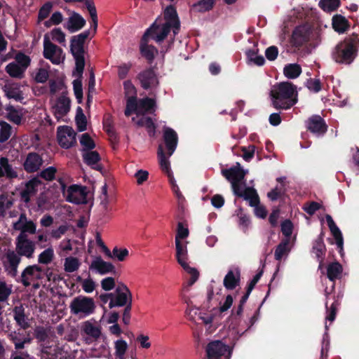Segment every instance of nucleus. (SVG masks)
<instances>
[{"mask_svg":"<svg viewBox=\"0 0 359 359\" xmlns=\"http://www.w3.org/2000/svg\"><path fill=\"white\" fill-rule=\"evenodd\" d=\"M177 134L171 128H165L163 131V143L160 144L157 150L158 163L161 170L168 177V182L174 194L179 196V188L171 168L169 157L177 148Z\"/></svg>","mask_w":359,"mask_h":359,"instance_id":"nucleus-1","label":"nucleus"},{"mask_svg":"<svg viewBox=\"0 0 359 359\" xmlns=\"http://www.w3.org/2000/svg\"><path fill=\"white\" fill-rule=\"evenodd\" d=\"M221 172L231 182L235 196L248 201L250 205H255L260 203L259 195L255 188L248 187H245L243 191L241 189V182L245 177L246 172L241 167L239 163L229 169H222Z\"/></svg>","mask_w":359,"mask_h":359,"instance_id":"nucleus-2","label":"nucleus"},{"mask_svg":"<svg viewBox=\"0 0 359 359\" xmlns=\"http://www.w3.org/2000/svg\"><path fill=\"white\" fill-rule=\"evenodd\" d=\"M272 104L276 109H288L297 102L296 86L290 82H280L271 90Z\"/></svg>","mask_w":359,"mask_h":359,"instance_id":"nucleus-3","label":"nucleus"},{"mask_svg":"<svg viewBox=\"0 0 359 359\" xmlns=\"http://www.w3.org/2000/svg\"><path fill=\"white\" fill-rule=\"evenodd\" d=\"M359 38L357 34L339 42L332 53L333 60L337 63L349 65L357 56Z\"/></svg>","mask_w":359,"mask_h":359,"instance_id":"nucleus-4","label":"nucleus"},{"mask_svg":"<svg viewBox=\"0 0 359 359\" xmlns=\"http://www.w3.org/2000/svg\"><path fill=\"white\" fill-rule=\"evenodd\" d=\"M69 308L72 316L83 319L93 315L97 306L93 297L79 295L71 300Z\"/></svg>","mask_w":359,"mask_h":359,"instance_id":"nucleus-5","label":"nucleus"},{"mask_svg":"<svg viewBox=\"0 0 359 359\" xmlns=\"http://www.w3.org/2000/svg\"><path fill=\"white\" fill-rule=\"evenodd\" d=\"M155 100L151 98H143L137 101L136 97L128 98L125 115L130 116L133 112H135L137 116L143 115L147 112H151L154 110Z\"/></svg>","mask_w":359,"mask_h":359,"instance_id":"nucleus-6","label":"nucleus"},{"mask_svg":"<svg viewBox=\"0 0 359 359\" xmlns=\"http://www.w3.org/2000/svg\"><path fill=\"white\" fill-rule=\"evenodd\" d=\"M43 56L54 65L62 63L65 58L62 49L52 43L48 35L43 39Z\"/></svg>","mask_w":359,"mask_h":359,"instance_id":"nucleus-7","label":"nucleus"},{"mask_svg":"<svg viewBox=\"0 0 359 359\" xmlns=\"http://www.w3.org/2000/svg\"><path fill=\"white\" fill-rule=\"evenodd\" d=\"M15 250L21 257H25L27 259L34 257L36 243L28 237V235H18L15 238Z\"/></svg>","mask_w":359,"mask_h":359,"instance_id":"nucleus-8","label":"nucleus"},{"mask_svg":"<svg viewBox=\"0 0 359 359\" xmlns=\"http://www.w3.org/2000/svg\"><path fill=\"white\" fill-rule=\"evenodd\" d=\"M315 35L310 28L304 25L298 26L292 32L290 43L293 47L299 48L310 41Z\"/></svg>","mask_w":359,"mask_h":359,"instance_id":"nucleus-9","label":"nucleus"},{"mask_svg":"<svg viewBox=\"0 0 359 359\" xmlns=\"http://www.w3.org/2000/svg\"><path fill=\"white\" fill-rule=\"evenodd\" d=\"M170 31V28L167 25L164 23H158L156 20L143 35L144 40L151 38L157 43H160L165 39Z\"/></svg>","mask_w":359,"mask_h":359,"instance_id":"nucleus-10","label":"nucleus"},{"mask_svg":"<svg viewBox=\"0 0 359 359\" xmlns=\"http://www.w3.org/2000/svg\"><path fill=\"white\" fill-rule=\"evenodd\" d=\"M308 131L317 136H323L327 131V125L320 115H312L306 121Z\"/></svg>","mask_w":359,"mask_h":359,"instance_id":"nucleus-11","label":"nucleus"},{"mask_svg":"<svg viewBox=\"0 0 359 359\" xmlns=\"http://www.w3.org/2000/svg\"><path fill=\"white\" fill-rule=\"evenodd\" d=\"M205 351L208 359H221L226 353L230 354L229 346L219 340L210 342L206 346Z\"/></svg>","mask_w":359,"mask_h":359,"instance_id":"nucleus-12","label":"nucleus"},{"mask_svg":"<svg viewBox=\"0 0 359 359\" xmlns=\"http://www.w3.org/2000/svg\"><path fill=\"white\" fill-rule=\"evenodd\" d=\"M57 140L62 147L70 148L76 143V133L69 126L59 127L57 129Z\"/></svg>","mask_w":359,"mask_h":359,"instance_id":"nucleus-13","label":"nucleus"},{"mask_svg":"<svg viewBox=\"0 0 359 359\" xmlns=\"http://www.w3.org/2000/svg\"><path fill=\"white\" fill-rule=\"evenodd\" d=\"M64 195L67 201L73 203L80 204L86 202V192L84 187L72 185L64 192Z\"/></svg>","mask_w":359,"mask_h":359,"instance_id":"nucleus-14","label":"nucleus"},{"mask_svg":"<svg viewBox=\"0 0 359 359\" xmlns=\"http://www.w3.org/2000/svg\"><path fill=\"white\" fill-rule=\"evenodd\" d=\"M13 229L19 231V235L34 234L36 232V225L33 221L27 219L25 214H21L17 222L13 223Z\"/></svg>","mask_w":359,"mask_h":359,"instance_id":"nucleus-15","label":"nucleus"},{"mask_svg":"<svg viewBox=\"0 0 359 359\" xmlns=\"http://www.w3.org/2000/svg\"><path fill=\"white\" fill-rule=\"evenodd\" d=\"M43 270L41 266L34 264L27 266L21 274L22 283L25 286H29L32 282L42 278Z\"/></svg>","mask_w":359,"mask_h":359,"instance_id":"nucleus-16","label":"nucleus"},{"mask_svg":"<svg viewBox=\"0 0 359 359\" xmlns=\"http://www.w3.org/2000/svg\"><path fill=\"white\" fill-rule=\"evenodd\" d=\"M181 267L184 270V288L188 290L191 287L199 278L200 273L195 267H191L184 260H181Z\"/></svg>","mask_w":359,"mask_h":359,"instance_id":"nucleus-17","label":"nucleus"},{"mask_svg":"<svg viewBox=\"0 0 359 359\" xmlns=\"http://www.w3.org/2000/svg\"><path fill=\"white\" fill-rule=\"evenodd\" d=\"M113 298L118 306L132 305V293L124 284L116 288L115 293L113 294Z\"/></svg>","mask_w":359,"mask_h":359,"instance_id":"nucleus-18","label":"nucleus"},{"mask_svg":"<svg viewBox=\"0 0 359 359\" xmlns=\"http://www.w3.org/2000/svg\"><path fill=\"white\" fill-rule=\"evenodd\" d=\"M70 109V100L65 95H62L55 101L53 106V113L57 119L64 117Z\"/></svg>","mask_w":359,"mask_h":359,"instance_id":"nucleus-19","label":"nucleus"},{"mask_svg":"<svg viewBox=\"0 0 359 359\" xmlns=\"http://www.w3.org/2000/svg\"><path fill=\"white\" fill-rule=\"evenodd\" d=\"M326 221L327 223V225L330 228V230L332 233V235L336 241V245L337 246V248L339 249V252L340 253L341 256H343L344 254V249H343V245H344V238L341 233V231L339 229V227L337 226L335 222H334L332 217L330 215H327L325 216Z\"/></svg>","mask_w":359,"mask_h":359,"instance_id":"nucleus-20","label":"nucleus"},{"mask_svg":"<svg viewBox=\"0 0 359 359\" xmlns=\"http://www.w3.org/2000/svg\"><path fill=\"white\" fill-rule=\"evenodd\" d=\"M20 257L21 255L15 250V251L9 250L6 254V259L8 263L6 270L8 274L13 277L15 276L18 273V267L21 261Z\"/></svg>","mask_w":359,"mask_h":359,"instance_id":"nucleus-21","label":"nucleus"},{"mask_svg":"<svg viewBox=\"0 0 359 359\" xmlns=\"http://www.w3.org/2000/svg\"><path fill=\"white\" fill-rule=\"evenodd\" d=\"M164 24L169 28H173V32L176 34V30L178 29V14L176 7L169 6L164 10Z\"/></svg>","mask_w":359,"mask_h":359,"instance_id":"nucleus-22","label":"nucleus"},{"mask_svg":"<svg viewBox=\"0 0 359 359\" xmlns=\"http://www.w3.org/2000/svg\"><path fill=\"white\" fill-rule=\"evenodd\" d=\"M90 270H94L98 273L104 275L114 271V266L110 263L104 261L98 257L93 259L89 266Z\"/></svg>","mask_w":359,"mask_h":359,"instance_id":"nucleus-23","label":"nucleus"},{"mask_svg":"<svg viewBox=\"0 0 359 359\" xmlns=\"http://www.w3.org/2000/svg\"><path fill=\"white\" fill-rule=\"evenodd\" d=\"M332 26L336 32L344 34L349 29L351 24L344 16L336 14L332 18Z\"/></svg>","mask_w":359,"mask_h":359,"instance_id":"nucleus-24","label":"nucleus"},{"mask_svg":"<svg viewBox=\"0 0 359 359\" xmlns=\"http://www.w3.org/2000/svg\"><path fill=\"white\" fill-rule=\"evenodd\" d=\"M42 163L43 160L39 154L31 153L27 156L24 163V168L27 172H33L38 170L42 165Z\"/></svg>","mask_w":359,"mask_h":359,"instance_id":"nucleus-25","label":"nucleus"},{"mask_svg":"<svg viewBox=\"0 0 359 359\" xmlns=\"http://www.w3.org/2000/svg\"><path fill=\"white\" fill-rule=\"evenodd\" d=\"M343 272V267L338 262L329 264L327 266V277L332 281V290H334L335 281L341 278Z\"/></svg>","mask_w":359,"mask_h":359,"instance_id":"nucleus-26","label":"nucleus"},{"mask_svg":"<svg viewBox=\"0 0 359 359\" xmlns=\"http://www.w3.org/2000/svg\"><path fill=\"white\" fill-rule=\"evenodd\" d=\"M139 79L144 88L148 89L156 87L158 81L152 70H147L139 75Z\"/></svg>","mask_w":359,"mask_h":359,"instance_id":"nucleus-27","label":"nucleus"},{"mask_svg":"<svg viewBox=\"0 0 359 359\" xmlns=\"http://www.w3.org/2000/svg\"><path fill=\"white\" fill-rule=\"evenodd\" d=\"M41 182L38 178H33L27 184L25 189L22 191V199L25 202H29L30 198L34 196L37 191V188L41 185Z\"/></svg>","mask_w":359,"mask_h":359,"instance_id":"nucleus-28","label":"nucleus"},{"mask_svg":"<svg viewBox=\"0 0 359 359\" xmlns=\"http://www.w3.org/2000/svg\"><path fill=\"white\" fill-rule=\"evenodd\" d=\"M82 156L84 162L97 170H101L102 166L99 164L100 156L96 151H84Z\"/></svg>","mask_w":359,"mask_h":359,"instance_id":"nucleus-29","label":"nucleus"},{"mask_svg":"<svg viewBox=\"0 0 359 359\" xmlns=\"http://www.w3.org/2000/svg\"><path fill=\"white\" fill-rule=\"evenodd\" d=\"M81 330L83 333L95 340L101 335V327L90 320L83 322L81 324Z\"/></svg>","mask_w":359,"mask_h":359,"instance_id":"nucleus-30","label":"nucleus"},{"mask_svg":"<svg viewBox=\"0 0 359 359\" xmlns=\"http://www.w3.org/2000/svg\"><path fill=\"white\" fill-rule=\"evenodd\" d=\"M86 24V20L78 13H74L68 19L66 28L71 32L81 29Z\"/></svg>","mask_w":359,"mask_h":359,"instance_id":"nucleus-31","label":"nucleus"},{"mask_svg":"<svg viewBox=\"0 0 359 359\" xmlns=\"http://www.w3.org/2000/svg\"><path fill=\"white\" fill-rule=\"evenodd\" d=\"M240 280V273L238 271L235 274L232 270H230L224 276L223 284L226 290H233L239 285Z\"/></svg>","mask_w":359,"mask_h":359,"instance_id":"nucleus-32","label":"nucleus"},{"mask_svg":"<svg viewBox=\"0 0 359 359\" xmlns=\"http://www.w3.org/2000/svg\"><path fill=\"white\" fill-rule=\"evenodd\" d=\"M327 248L324 242H318L314 241L311 249V252L315 254L316 257L319 262V269L321 268L325 256L326 254Z\"/></svg>","mask_w":359,"mask_h":359,"instance_id":"nucleus-33","label":"nucleus"},{"mask_svg":"<svg viewBox=\"0 0 359 359\" xmlns=\"http://www.w3.org/2000/svg\"><path fill=\"white\" fill-rule=\"evenodd\" d=\"M132 121L138 126V127H144L147 129L148 133L150 135H154L155 133V126L151 118L146 116L138 117L137 115L136 117H133Z\"/></svg>","mask_w":359,"mask_h":359,"instance_id":"nucleus-34","label":"nucleus"},{"mask_svg":"<svg viewBox=\"0 0 359 359\" xmlns=\"http://www.w3.org/2000/svg\"><path fill=\"white\" fill-rule=\"evenodd\" d=\"M6 177L7 178H14L17 177V173L9 164L7 158L1 157L0 158V177Z\"/></svg>","mask_w":359,"mask_h":359,"instance_id":"nucleus-35","label":"nucleus"},{"mask_svg":"<svg viewBox=\"0 0 359 359\" xmlns=\"http://www.w3.org/2000/svg\"><path fill=\"white\" fill-rule=\"evenodd\" d=\"M215 2V0H200L191 6L190 11L196 13L209 11L213 8Z\"/></svg>","mask_w":359,"mask_h":359,"instance_id":"nucleus-36","label":"nucleus"},{"mask_svg":"<svg viewBox=\"0 0 359 359\" xmlns=\"http://www.w3.org/2000/svg\"><path fill=\"white\" fill-rule=\"evenodd\" d=\"M302 72L301 66L297 63L287 64L283 68V74L289 79H297Z\"/></svg>","mask_w":359,"mask_h":359,"instance_id":"nucleus-37","label":"nucleus"},{"mask_svg":"<svg viewBox=\"0 0 359 359\" xmlns=\"http://www.w3.org/2000/svg\"><path fill=\"white\" fill-rule=\"evenodd\" d=\"M140 50L142 55L149 61L152 60L158 53L157 49L153 46L148 45V40H144L143 36L141 41Z\"/></svg>","mask_w":359,"mask_h":359,"instance_id":"nucleus-38","label":"nucleus"},{"mask_svg":"<svg viewBox=\"0 0 359 359\" xmlns=\"http://www.w3.org/2000/svg\"><path fill=\"white\" fill-rule=\"evenodd\" d=\"M290 238H283L277 245L274 252V257L276 260L280 261L283 256L290 252Z\"/></svg>","mask_w":359,"mask_h":359,"instance_id":"nucleus-39","label":"nucleus"},{"mask_svg":"<svg viewBox=\"0 0 359 359\" xmlns=\"http://www.w3.org/2000/svg\"><path fill=\"white\" fill-rule=\"evenodd\" d=\"M81 266L80 260L75 257L69 256L65 259L64 270L67 273L76 271Z\"/></svg>","mask_w":359,"mask_h":359,"instance_id":"nucleus-40","label":"nucleus"},{"mask_svg":"<svg viewBox=\"0 0 359 359\" xmlns=\"http://www.w3.org/2000/svg\"><path fill=\"white\" fill-rule=\"evenodd\" d=\"M13 312L14 319L17 323L23 329L27 328L29 323L25 318L22 306H15L13 309Z\"/></svg>","mask_w":359,"mask_h":359,"instance_id":"nucleus-41","label":"nucleus"},{"mask_svg":"<svg viewBox=\"0 0 359 359\" xmlns=\"http://www.w3.org/2000/svg\"><path fill=\"white\" fill-rule=\"evenodd\" d=\"M6 94L8 97L13 98L15 100H21L23 99L22 91L18 84H11L6 87Z\"/></svg>","mask_w":359,"mask_h":359,"instance_id":"nucleus-42","label":"nucleus"},{"mask_svg":"<svg viewBox=\"0 0 359 359\" xmlns=\"http://www.w3.org/2000/svg\"><path fill=\"white\" fill-rule=\"evenodd\" d=\"M340 5V0H320L319 2L320 8L327 13L336 11Z\"/></svg>","mask_w":359,"mask_h":359,"instance_id":"nucleus-43","label":"nucleus"},{"mask_svg":"<svg viewBox=\"0 0 359 359\" xmlns=\"http://www.w3.org/2000/svg\"><path fill=\"white\" fill-rule=\"evenodd\" d=\"M76 280L81 283L82 289L86 293H92L95 290L96 283L90 277L83 279L81 276H78Z\"/></svg>","mask_w":359,"mask_h":359,"instance_id":"nucleus-44","label":"nucleus"},{"mask_svg":"<svg viewBox=\"0 0 359 359\" xmlns=\"http://www.w3.org/2000/svg\"><path fill=\"white\" fill-rule=\"evenodd\" d=\"M128 348L127 342L123 339H118L114 342L115 355L118 359H125Z\"/></svg>","mask_w":359,"mask_h":359,"instance_id":"nucleus-45","label":"nucleus"},{"mask_svg":"<svg viewBox=\"0 0 359 359\" xmlns=\"http://www.w3.org/2000/svg\"><path fill=\"white\" fill-rule=\"evenodd\" d=\"M10 339L14 343L16 349H22L24 348L25 344L30 341L29 338L21 337L19 332H13L10 334Z\"/></svg>","mask_w":359,"mask_h":359,"instance_id":"nucleus-46","label":"nucleus"},{"mask_svg":"<svg viewBox=\"0 0 359 359\" xmlns=\"http://www.w3.org/2000/svg\"><path fill=\"white\" fill-rule=\"evenodd\" d=\"M53 259L54 250L52 247H49L39 255L38 262L43 264H48Z\"/></svg>","mask_w":359,"mask_h":359,"instance_id":"nucleus-47","label":"nucleus"},{"mask_svg":"<svg viewBox=\"0 0 359 359\" xmlns=\"http://www.w3.org/2000/svg\"><path fill=\"white\" fill-rule=\"evenodd\" d=\"M6 72L12 77L22 78L25 71L17 63L11 62L6 67Z\"/></svg>","mask_w":359,"mask_h":359,"instance_id":"nucleus-48","label":"nucleus"},{"mask_svg":"<svg viewBox=\"0 0 359 359\" xmlns=\"http://www.w3.org/2000/svg\"><path fill=\"white\" fill-rule=\"evenodd\" d=\"M47 35L49 36L50 41L52 40L65 46L66 35L60 28H55L52 29Z\"/></svg>","mask_w":359,"mask_h":359,"instance_id":"nucleus-49","label":"nucleus"},{"mask_svg":"<svg viewBox=\"0 0 359 359\" xmlns=\"http://www.w3.org/2000/svg\"><path fill=\"white\" fill-rule=\"evenodd\" d=\"M0 142H4L8 140L12 135V128L8 123L4 121L0 122Z\"/></svg>","mask_w":359,"mask_h":359,"instance_id":"nucleus-50","label":"nucleus"},{"mask_svg":"<svg viewBox=\"0 0 359 359\" xmlns=\"http://www.w3.org/2000/svg\"><path fill=\"white\" fill-rule=\"evenodd\" d=\"M100 204L102 210L105 212H109L111 209L109 206V198L107 194V187L106 184L102 187V194L100 196Z\"/></svg>","mask_w":359,"mask_h":359,"instance_id":"nucleus-51","label":"nucleus"},{"mask_svg":"<svg viewBox=\"0 0 359 359\" xmlns=\"http://www.w3.org/2000/svg\"><path fill=\"white\" fill-rule=\"evenodd\" d=\"M80 143L83 147V151L92 150L95 147L94 141L88 133L81 135Z\"/></svg>","mask_w":359,"mask_h":359,"instance_id":"nucleus-52","label":"nucleus"},{"mask_svg":"<svg viewBox=\"0 0 359 359\" xmlns=\"http://www.w3.org/2000/svg\"><path fill=\"white\" fill-rule=\"evenodd\" d=\"M339 305L338 300H334V302L331 304L330 307H328L327 302L325 303V307L327 311V316L326 320L330 322H332L335 320L337 307Z\"/></svg>","mask_w":359,"mask_h":359,"instance_id":"nucleus-53","label":"nucleus"},{"mask_svg":"<svg viewBox=\"0 0 359 359\" xmlns=\"http://www.w3.org/2000/svg\"><path fill=\"white\" fill-rule=\"evenodd\" d=\"M129 255V252L126 248H119L118 247L114 248L112 250L111 256L113 259H116L118 262H123Z\"/></svg>","mask_w":359,"mask_h":359,"instance_id":"nucleus-54","label":"nucleus"},{"mask_svg":"<svg viewBox=\"0 0 359 359\" xmlns=\"http://www.w3.org/2000/svg\"><path fill=\"white\" fill-rule=\"evenodd\" d=\"M13 205V201L7 195H0V217L3 216L6 210L9 209Z\"/></svg>","mask_w":359,"mask_h":359,"instance_id":"nucleus-55","label":"nucleus"},{"mask_svg":"<svg viewBox=\"0 0 359 359\" xmlns=\"http://www.w3.org/2000/svg\"><path fill=\"white\" fill-rule=\"evenodd\" d=\"M7 118L13 123L19 125L22 121V114L13 107L8 108Z\"/></svg>","mask_w":359,"mask_h":359,"instance_id":"nucleus-56","label":"nucleus"},{"mask_svg":"<svg viewBox=\"0 0 359 359\" xmlns=\"http://www.w3.org/2000/svg\"><path fill=\"white\" fill-rule=\"evenodd\" d=\"M76 123L77 125L78 130L80 132L86 130V118L85 115L82 112V109L80 107H79L77 110V114L76 116Z\"/></svg>","mask_w":359,"mask_h":359,"instance_id":"nucleus-57","label":"nucleus"},{"mask_svg":"<svg viewBox=\"0 0 359 359\" xmlns=\"http://www.w3.org/2000/svg\"><path fill=\"white\" fill-rule=\"evenodd\" d=\"M12 292V286L0 280V300L6 301Z\"/></svg>","mask_w":359,"mask_h":359,"instance_id":"nucleus-58","label":"nucleus"},{"mask_svg":"<svg viewBox=\"0 0 359 359\" xmlns=\"http://www.w3.org/2000/svg\"><path fill=\"white\" fill-rule=\"evenodd\" d=\"M63 20V15L62 14L59 12H55L52 14L50 18L48 20H46L44 22V25L46 27H50L53 25H57L60 24Z\"/></svg>","mask_w":359,"mask_h":359,"instance_id":"nucleus-59","label":"nucleus"},{"mask_svg":"<svg viewBox=\"0 0 359 359\" xmlns=\"http://www.w3.org/2000/svg\"><path fill=\"white\" fill-rule=\"evenodd\" d=\"M321 204L316 201L306 203L303 206V210L309 215H313L321 208Z\"/></svg>","mask_w":359,"mask_h":359,"instance_id":"nucleus-60","label":"nucleus"},{"mask_svg":"<svg viewBox=\"0 0 359 359\" xmlns=\"http://www.w3.org/2000/svg\"><path fill=\"white\" fill-rule=\"evenodd\" d=\"M293 224L290 219L284 220L281 224V231L285 236V238H290L293 231Z\"/></svg>","mask_w":359,"mask_h":359,"instance_id":"nucleus-61","label":"nucleus"},{"mask_svg":"<svg viewBox=\"0 0 359 359\" xmlns=\"http://www.w3.org/2000/svg\"><path fill=\"white\" fill-rule=\"evenodd\" d=\"M71 51L74 57L83 55V44L72 39L71 41Z\"/></svg>","mask_w":359,"mask_h":359,"instance_id":"nucleus-62","label":"nucleus"},{"mask_svg":"<svg viewBox=\"0 0 359 359\" xmlns=\"http://www.w3.org/2000/svg\"><path fill=\"white\" fill-rule=\"evenodd\" d=\"M53 4L50 2L46 3L39 10L38 20L42 21L46 19L51 12Z\"/></svg>","mask_w":359,"mask_h":359,"instance_id":"nucleus-63","label":"nucleus"},{"mask_svg":"<svg viewBox=\"0 0 359 359\" xmlns=\"http://www.w3.org/2000/svg\"><path fill=\"white\" fill-rule=\"evenodd\" d=\"M15 61L17 62V64L20 67H23V70L25 71V69L27 68V67L30 64V58L23 54V53H18L15 55Z\"/></svg>","mask_w":359,"mask_h":359,"instance_id":"nucleus-64","label":"nucleus"}]
</instances>
